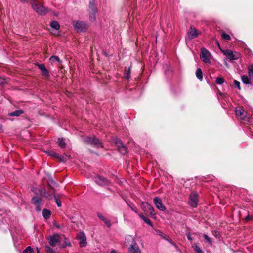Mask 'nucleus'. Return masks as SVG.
I'll use <instances>...</instances> for the list:
<instances>
[{"instance_id":"1","label":"nucleus","mask_w":253,"mask_h":253,"mask_svg":"<svg viewBox=\"0 0 253 253\" xmlns=\"http://www.w3.org/2000/svg\"><path fill=\"white\" fill-rule=\"evenodd\" d=\"M31 4L33 9L39 14L45 15L48 12V9L35 0H31Z\"/></svg>"},{"instance_id":"2","label":"nucleus","mask_w":253,"mask_h":253,"mask_svg":"<svg viewBox=\"0 0 253 253\" xmlns=\"http://www.w3.org/2000/svg\"><path fill=\"white\" fill-rule=\"evenodd\" d=\"M235 112L239 119L244 122L249 121L250 117L247 115L242 107L240 106L236 107Z\"/></svg>"},{"instance_id":"3","label":"nucleus","mask_w":253,"mask_h":253,"mask_svg":"<svg viewBox=\"0 0 253 253\" xmlns=\"http://www.w3.org/2000/svg\"><path fill=\"white\" fill-rule=\"evenodd\" d=\"M84 141L85 143L96 148L102 147V143L95 136L87 137L84 139Z\"/></svg>"},{"instance_id":"4","label":"nucleus","mask_w":253,"mask_h":253,"mask_svg":"<svg viewBox=\"0 0 253 253\" xmlns=\"http://www.w3.org/2000/svg\"><path fill=\"white\" fill-rule=\"evenodd\" d=\"M200 58L201 60L206 63L211 64V56L210 52L206 48H202L201 49Z\"/></svg>"},{"instance_id":"5","label":"nucleus","mask_w":253,"mask_h":253,"mask_svg":"<svg viewBox=\"0 0 253 253\" xmlns=\"http://www.w3.org/2000/svg\"><path fill=\"white\" fill-rule=\"evenodd\" d=\"M222 52L231 61L235 60L240 58V54L238 52H233L230 50H222Z\"/></svg>"},{"instance_id":"6","label":"nucleus","mask_w":253,"mask_h":253,"mask_svg":"<svg viewBox=\"0 0 253 253\" xmlns=\"http://www.w3.org/2000/svg\"><path fill=\"white\" fill-rule=\"evenodd\" d=\"M61 239V237L59 234H54L48 238V242L50 246L55 247L58 245Z\"/></svg>"},{"instance_id":"7","label":"nucleus","mask_w":253,"mask_h":253,"mask_svg":"<svg viewBox=\"0 0 253 253\" xmlns=\"http://www.w3.org/2000/svg\"><path fill=\"white\" fill-rule=\"evenodd\" d=\"M142 209L148 212H149L152 217H155V213L154 212V209L153 206L148 202H143L142 203Z\"/></svg>"},{"instance_id":"8","label":"nucleus","mask_w":253,"mask_h":253,"mask_svg":"<svg viewBox=\"0 0 253 253\" xmlns=\"http://www.w3.org/2000/svg\"><path fill=\"white\" fill-rule=\"evenodd\" d=\"M74 26L78 31H84L88 27V25L85 23L81 21L74 22Z\"/></svg>"},{"instance_id":"9","label":"nucleus","mask_w":253,"mask_h":253,"mask_svg":"<svg viewBox=\"0 0 253 253\" xmlns=\"http://www.w3.org/2000/svg\"><path fill=\"white\" fill-rule=\"evenodd\" d=\"M114 142L118 147L119 151L122 154H125L127 153V148L123 145L122 142L117 139L115 138L114 139Z\"/></svg>"},{"instance_id":"10","label":"nucleus","mask_w":253,"mask_h":253,"mask_svg":"<svg viewBox=\"0 0 253 253\" xmlns=\"http://www.w3.org/2000/svg\"><path fill=\"white\" fill-rule=\"evenodd\" d=\"M189 203L193 207H197L198 202V194L195 192H193L189 196Z\"/></svg>"},{"instance_id":"11","label":"nucleus","mask_w":253,"mask_h":253,"mask_svg":"<svg viewBox=\"0 0 253 253\" xmlns=\"http://www.w3.org/2000/svg\"><path fill=\"white\" fill-rule=\"evenodd\" d=\"M128 252L129 253H141L138 244L134 240L128 249Z\"/></svg>"},{"instance_id":"12","label":"nucleus","mask_w":253,"mask_h":253,"mask_svg":"<svg viewBox=\"0 0 253 253\" xmlns=\"http://www.w3.org/2000/svg\"><path fill=\"white\" fill-rule=\"evenodd\" d=\"M94 181L98 185L105 186L109 184V181L106 178L101 176H97L94 178Z\"/></svg>"},{"instance_id":"13","label":"nucleus","mask_w":253,"mask_h":253,"mask_svg":"<svg viewBox=\"0 0 253 253\" xmlns=\"http://www.w3.org/2000/svg\"><path fill=\"white\" fill-rule=\"evenodd\" d=\"M154 203L155 206L161 211H164L166 209L165 206L162 203V200L158 197L154 199Z\"/></svg>"},{"instance_id":"14","label":"nucleus","mask_w":253,"mask_h":253,"mask_svg":"<svg viewBox=\"0 0 253 253\" xmlns=\"http://www.w3.org/2000/svg\"><path fill=\"white\" fill-rule=\"evenodd\" d=\"M188 37L190 39L196 38L198 35V31L193 27H191L188 31Z\"/></svg>"},{"instance_id":"15","label":"nucleus","mask_w":253,"mask_h":253,"mask_svg":"<svg viewBox=\"0 0 253 253\" xmlns=\"http://www.w3.org/2000/svg\"><path fill=\"white\" fill-rule=\"evenodd\" d=\"M37 65L41 70L42 75L45 77H48L49 76V71L46 68L44 64H37Z\"/></svg>"},{"instance_id":"16","label":"nucleus","mask_w":253,"mask_h":253,"mask_svg":"<svg viewBox=\"0 0 253 253\" xmlns=\"http://www.w3.org/2000/svg\"><path fill=\"white\" fill-rule=\"evenodd\" d=\"M96 12V8L90 2L89 5V18L91 20H94L95 19V14Z\"/></svg>"},{"instance_id":"17","label":"nucleus","mask_w":253,"mask_h":253,"mask_svg":"<svg viewBox=\"0 0 253 253\" xmlns=\"http://www.w3.org/2000/svg\"><path fill=\"white\" fill-rule=\"evenodd\" d=\"M79 238L80 240V244L81 246H85L87 244V242H86V236L85 235V234L83 233V232H81L79 234Z\"/></svg>"},{"instance_id":"18","label":"nucleus","mask_w":253,"mask_h":253,"mask_svg":"<svg viewBox=\"0 0 253 253\" xmlns=\"http://www.w3.org/2000/svg\"><path fill=\"white\" fill-rule=\"evenodd\" d=\"M97 216L99 219L104 222L107 227H109L111 226L110 221L105 218L103 215L100 213H97Z\"/></svg>"},{"instance_id":"19","label":"nucleus","mask_w":253,"mask_h":253,"mask_svg":"<svg viewBox=\"0 0 253 253\" xmlns=\"http://www.w3.org/2000/svg\"><path fill=\"white\" fill-rule=\"evenodd\" d=\"M42 215L45 219H49L51 215V212L49 210L44 209L42 211Z\"/></svg>"},{"instance_id":"20","label":"nucleus","mask_w":253,"mask_h":253,"mask_svg":"<svg viewBox=\"0 0 253 253\" xmlns=\"http://www.w3.org/2000/svg\"><path fill=\"white\" fill-rule=\"evenodd\" d=\"M22 113H23V111L22 110H17L9 113L8 115L9 116H19Z\"/></svg>"},{"instance_id":"21","label":"nucleus","mask_w":253,"mask_h":253,"mask_svg":"<svg viewBox=\"0 0 253 253\" xmlns=\"http://www.w3.org/2000/svg\"><path fill=\"white\" fill-rule=\"evenodd\" d=\"M131 67H129L128 68H126L124 72V77L126 79H128L130 76Z\"/></svg>"},{"instance_id":"22","label":"nucleus","mask_w":253,"mask_h":253,"mask_svg":"<svg viewBox=\"0 0 253 253\" xmlns=\"http://www.w3.org/2000/svg\"><path fill=\"white\" fill-rule=\"evenodd\" d=\"M32 201L33 203V204H34L36 205L41 204L42 199L40 198H39L37 196H35L32 198Z\"/></svg>"},{"instance_id":"23","label":"nucleus","mask_w":253,"mask_h":253,"mask_svg":"<svg viewBox=\"0 0 253 253\" xmlns=\"http://www.w3.org/2000/svg\"><path fill=\"white\" fill-rule=\"evenodd\" d=\"M196 75L197 78L200 80V81H202L203 79V73L202 72V70L201 69H198L196 70Z\"/></svg>"},{"instance_id":"24","label":"nucleus","mask_w":253,"mask_h":253,"mask_svg":"<svg viewBox=\"0 0 253 253\" xmlns=\"http://www.w3.org/2000/svg\"><path fill=\"white\" fill-rule=\"evenodd\" d=\"M50 26L52 28H53L56 30H58L60 28V25H59V23H58V22L55 21H52V22H51Z\"/></svg>"},{"instance_id":"25","label":"nucleus","mask_w":253,"mask_h":253,"mask_svg":"<svg viewBox=\"0 0 253 253\" xmlns=\"http://www.w3.org/2000/svg\"><path fill=\"white\" fill-rule=\"evenodd\" d=\"M71 244L69 241L66 238H64V240L63 243L61 244V247L62 248H65L67 246H71Z\"/></svg>"},{"instance_id":"26","label":"nucleus","mask_w":253,"mask_h":253,"mask_svg":"<svg viewBox=\"0 0 253 253\" xmlns=\"http://www.w3.org/2000/svg\"><path fill=\"white\" fill-rule=\"evenodd\" d=\"M248 74L249 78L253 80V65L248 69Z\"/></svg>"},{"instance_id":"27","label":"nucleus","mask_w":253,"mask_h":253,"mask_svg":"<svg viewBox=\"0 0 253 253\" xmlns=\"http://www.w3.org/2000/svg\"><path fill=\"white\" fill-rule=\"evenodd\" d=\"M58 143L59 146L61 148H64L66 145L65 140L63 138H59Z\"/></svg>"},{"instance_id":"28","label":"nucleus","mask_w":253,"mask_h":253,"mask_svg":"<svg viewBox=\"0 0 253 253\" xmlns=\"http://www.w3.org/2000/svg\"><path fill=\"white\" fill-rule=\"evenodd\" d=\"M241 79H242V82L244 83H245L246 84H248L249 83V78L247 76L243 75L242 76Z\"/></svg>"},{"instance_id":"29","label":"nucleus","mask_w":253,"mask_h":253,"mask_svg":"<svg viewBox=\"0 0 253 253\" xmlns=\"http://www.w3.org/2000/svg\"><path fill=\"white\" fill-rule=\"evenodd\" d=\"M203 237L205 241L208 242L210 244H212L211 239L210 238H209V237L207 235L204 234L203 235Z\"/></svg>"},{"instance_id":"30","label":"nucleus","mask_w":253,"mask_h":253,"mask_svg":"<svg viewBox=\"0 0 253 253\" xmlns=\"http://www.w3.org/2000/svg\"><path fill=\"white\" fill-rule=\"evenodd\" d=\"M50 60L51 61H57L59 63H61V61L60 60L59 57L57 56H52L50 58Z\"/></svg>"},{"instance_id":"31","label":"nucleus","mask_w":253,"mask_h":253,"mask_svg":"<svg viewBox=\"0 0 253 253\" xmlns=\"http://www.w3.org/2000/svg\"><path fill=\"white\" fill-rule=\"evenodd\" d=\"M28 252H29V253H33V249L30 247L28 246L23 251V253H27Z\"/></svg>"},{"instance_id":"32","label":"nucleus","mask_w":253,"mask_h":253,"mask_svg":"<svg viewBox=\"0 0 253 253\" xmlns=\"http://www.w3.org/2000/svg\"><path fill=\"white\" fill-rule=\"evenodd\" d=\"M46 153L48 155H50V156H54V157H58L59 156V154H57L53 151H46Z\"/></svg>"},{"instance_id":"33","label":"nucleus","mask_w":253,"mask_h":253,"mask_svg":"<svg viewBox=\"0 0 253 253\" xmlns=\"http://www.w3.org/2000/svg\"><path fill=\"white\" fill-rule=\"evenodd\" d=\"M216 83L221 84L225 82L224 79L221 77H217L216 80Z\"/></svg>"},{"instance_id":"34","label":"nucleus","mask_w":253,"mask_h":253,"mask_svg":"<svg viewBox=\"0 0 253 253\" xmlns=\"http://www.w3.org/2000/svg\"><path fill=\"white\" fill-rule=\"evenodd\" d=\"M222 37L225 39V40H230L231 38H230V36L227 34H226L225 33H223L222 34Z\"/></svg>"},{"instance_id":"35","label":"nucleus","mask_w":253,"mask_h":253,"mask_svg":"<svg viewBox=\"0 0 253 253\" xmlns=\"http://www.w3.org/2000/svg\"><path fill=\"white\" fill-rule=\"evenodd\" d=\"M194 248L195 250L198 253H203L202 251L200 249V248L197 246V244L194 245Z\"/></svg>"},{"instance_id":"36","label":"nucleus","mask_w":253,"mask_h":253,"mask_svg":"<svg viewBox=\"0 0 253 253\" xmlns=\"http://www.w3.org/2000/svg\"><path fill=\"white\" fill-rule=\"evenodd\" d=\"M234 85H235V86L237 88H238L239 90L241 89V87H240V83L237 81V80H234Z\"/></svg>"},{"instance_id":"37","label":"nucleus","mask_w":253,"mask_h":253,"mask_svg":"<svg viewBox=\"0 0 253 253\" xmlns=\"http://www.w3.org/2000/svg\"><path fill=\"white\" fill-rule=\"evenodd\" d=\"M157 234L160 236H161L163 239L165 240H167V238L166 237V236L164 235V234L160 230H158L156 231Z\"/></svg>"},{"instance_id":"38","label":"nucleus","mask_w":253,"mask_h":253,"mask_svg":"<svg viewBox=\"0 0 253 253\" xmlns=\"http://www.w3.org/2000/svg\"><path fill=\"white\" fill-rule=\"evenodd\" d=\"M144 221L147 223V224L150 225V226H152V223H151V221H150V219H149L148 218H146L144 220Z\"/></svg>"},{"instance_id":"39","label":"nucleus","mask_w":253,"mask_h":253,"mask_svg":"<svg viewBox=\"0 0 253 253\" xmlns=\"http://www.w3.org/2000/svg\"><path fill=\"white\" fill-rule=\"evenodd\" d=\"M54 198H55V201H56V202L58 205V207H60L61 206V202L55 196H54Z\"/></svg>"},{"instance_id":"40","label":"nucleus","mask_w":253,"mask_h":253,"mask_svg":"<svg viewBox=\"0 0 253 253\" xmlns=\"http://www.w3.org/2000/svg\"><path fill=\"white\" fill-rule=\"evenodd\" d=\"M6 82V80L4 78H0V85L3 84L4 83Z\"/></svg>"},{"instance_id":"41","label":"nucleus","mask_w":253,"mask_h":253,"mask_svg":"<svg viewBox=\"0 0 253 253\" xmlns=\"http://www.w3.org/2000/svg\"><path fill=\"white\" fill-rule=\"evenodd\" d=\"M41 204H38V205H36V210L37 211H40L41 210Z\"/></svg>"},{"instance_id":"42","label":"nucleus","mask_w":253,"mask_h":253,"mask_svg":"<svg viewBox=\"0 0 253 253\" xmlns=\"http://www.w3.org/2000/svg\"><path fill=\"white\" fill-rule=\"evenodd\" d=\"M57 158H59L61 161H64V158L63 156L59 155L58 157H56Z\"/></svg>"},{"instance_id":"43","label":"nucleus","mask_w":253,"mask_h":253,"mask_svg":"<svg viewBox=\"0 0 253 253\" xmlns=\"http://www.w3.org/2000/svg\"><path fill=\"white\" fill-rule=\"evenodd\" d=\"M57 158H59L61 161H64V158L63 156L59 155L58 157H56Z\"/></svg>"},{"instance_id":"44","label":"nucleus","mask_w":253,"mask_h":253,"mask_svg":"<svg viewBox=\"0 0 253 253\" xmlns=\"http://www.w3.org/2000/svg\"><path fill=\"white\" fill-rule=\"evenodd\" d=\"M166 240L168 241L169 242L170 244H171L174 246L176 247L175 244L171 240H169V239L167 238V240Z\"/></svg>"},{"instance_id":"45","label":"nucleus","mask_w":253,"mask_h":253,"mask_svg":"<svg viewBox=\"0 0 253 253\" xmlns=\"http://www.w3.org/2000/svg\"><path fill=\"white\" fill-rule=\"evenodd\" d=\"M39 192L42 195H44L45 193V191H43V190H39Z\"/></svg>"},{"instance_id":"46","label":"nucleus","mask_w":253,"mask_h":253,"mask_svg":"<svg viewBox=\"0 0 253 253\" xmlns=\"http://www.w3.org/2000/svg\"><path fill=\"white\" fill-rule=\"evenodd\" d=\"M139 216L143 221L146 218V217L144 216L142 214H139Z\"/></svg>"},{"instance_id":"47","label":"nucleus","mask_w":253,"mask_h":253,"mask_svg":"<svg viewBox=\"0 0 253 253\" xmlns=\"http://www.w3.org/2000/svg\"><path fill=\"white\" fill-rule=\"evenodd\" d=\"M139 216L143 221L146 218V217L144 216L142 214H139Z\"/></svg>"},{"instance_id":"48","label":"nucleus","mask_w":253,"mask_h":253,"mask_svg":"<svg viewBox=\"0 0 253 253\" xmlns=\"http://www.w3.org/2000/svg\"><path fill=\"white\" fill-rule=\"evenodd\" d=\"M139 216L143 221L146 218V217L144 216L142 214H139Z\"/></svg>"},{"instance_id":"49","label":"nucleus","mask_w":253,"mask_h":253,"mask_svg":"<svg viewBox=\"0 0 253 253\" xmlns=\"http://www.w3.org/2000/svg\"><path fill=\"white\" fill-rule=\"evenodd\" d=\"M187 237L189 240H190V241L192 240V239L189 233L187 234Z\"/></svg>"},{"instance_id":"50","label":"nucleus","mask_w":253,"mask_h":253,"mask_svg":"<svg viewBox=\"0 0 253 253\" xmlns=\"http://www.w3.org/2000/svg\"><path fill=\"white\" fill-rule=\"evenodd\" d=\"M47 251L49 253H53V250L52 249H51L50 248H49V247H48Z\"/></svg>"},{"instance_id":"51","label":"nucleus","mask_w":253,"mask_h":253,"mask_svg":"<svg viewBox=\"0 0 253 253\" xmlns=\"http://www.w3.org/2000/svg\"><path fill=\"white\" fill-rule=\"evenodd\" d=\"M2 131V126L0 124V132Z\"/></svg>"},{"instance_id":"52","label":"nucleus","mask_w":253,"mask_h":253,"mask_svg":"<svg viewBox=\"0 0 253 253\" xmlns=\"http://www.w3.org/2000/svg\"><path fill=\"white\" fill-rule=\"evenodd\" d=\"M110 253H118L115 250H112L110 252Z\"/></svg>"},{"instance_id":"53","label":"nucleus","mask_w":253,"mask_h":253,"mask_svg":"<svg viewBox=\"0 0 253 253\" xmlns=\"http://www.w3.org/2000/svg\"><path fill=\"white\" fill-rule=\"evenodd\" d=\"M37 253H40L38 248H37Z\"/></svg>"},{"instance_id":"54","label":"nucleus","mask_w":253,"mask_h":253,"mask_svg":"<svg viewBox=\"0 0 253 253\" xmlns=\"http://www.w3.org/2000/svg\"><path fill=\"white\" fill-rule=\"evenodd\" d=\"M22 2H24V1H26L27 0H20Z\"/></svg>"},{"instance_id":"55","label":"nucleus","mask_w":253,"mask_h":253,"mask_svg":"<svg viewBox=\"0 0 253 253\" xmlns=\"http://www.w3.org/2000/svg\"><path fill=\"white\" fill-rule=\"evenodd\" d=\"M134 211L136 213H137V211H136V210H134Z\"/></svg>"},{"instance_id":"56","label":"nucleus","mask_w":253,"mask_h":253,"mask_svg":"<svg viewBox=\"0 0 253 253\" xmlns=\"http://www.w3.org/2000/svg\"><path fill=\"white\" fill-rule=\"evenodd\" d=\"M35 193L36 194H38V192H36V191L35 192Z\"/></svg>"},{"instance_id":"57","label":"nucleus","mask_w":253,"mask_h":253,"mask_svg":"<svg viewBox=\"0 0 253 253\" xmlns=\"http://www.w3.org/2000/svg\"><path fill=\"white\" fill-rule=\"evenodd\" d=\"M132 208V209L133 211L134 210V208Z\"/></svg>"},{"instance_id":"58","label":"nucleus","mask_w":253,"mask_h":253,"mask_svg":"<svg viewBox=\"0 0 253 253\" xmlns=\"http://www.w3.org/2000/svg\"><path fill=\"white\" fill-rule=\"evenodd\" d=\"M132 208V209L133 211L134 210V208Z\"/></svg>"}]
</instances>
